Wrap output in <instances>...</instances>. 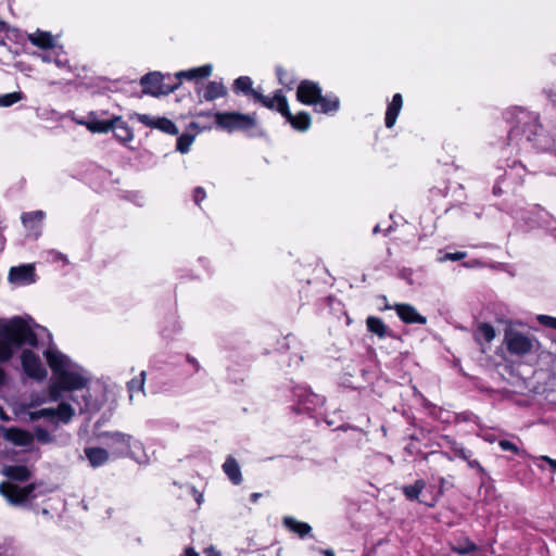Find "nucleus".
I'll return each mask as SVG.
<instances>
[{
  "label": "nucleus",
  "instance_id": "45",
  "mask_svg": "<svg viewBox=\"0 0 556 556\" xmlns=\"http://www.w3.org/2000/svg\"><path fill=\"white\" fill-rule=\"evenodd\" d=\"M467 462H468L469 467L476 468V469H478L480 471H483V468L481 467V465L479 464L478 460H470V459H468Z\"/></svg>",
  "mask_w": 556,
  "mask_h": 556
},
{
  "label": "nucleus",
  "instance_id": "38",
  "mask_svg": "<svg viewBox=\"0 0 556 556\" xmlns=\"http://www.w3.org/2000/svg\"><path fill=\"white\" fill-rule=\"evenodd\" d=\"M538 320L541 325L556 329V317L539 315Z\"/></svg>",
  "mask_w": 556,
  "mask_h": 556
},
{
  "label": "nucleus",
  "instance_id": "44",
  "mask_svg": "<svg viewBox=\"0 0 556 556\" xmlns=\"http://www.w3.org/2000/svg\"><path fill=\"white\" fill-rule=\"evenodd\" d=\"M205 555L206 556H222L220 552L215 549L213 546L205 549Z\"/></svg>",
  "mask_w": 556,
  "mask_h": 556
},
{
  "label": "nucleus",
  "instance_id": "5",
  "mask_svg": "<svg viewBox=\"0 0 556 556\" xmlns=\"http://www.w3.org/2000/svg\"><path fill=\"white\" fill-rule=\"evenodd\" d=\"M215 122L218 127L227 131L245 130L256 125L254 115L237 112L216 113Z\"/></svg>",
  "mask_w": 556,
  "mask_h": 556
},
{
  "label": "nucleus",
  "instance_id": "53",
  "mask_svg": "<svg viewBox=\"0 0 556 556\" xmlns=\"http://www.w3.org/2000/svg\"><path fill=\"white\" fill-rule=\"evenodd\" d=\"M188 361H189L190 363H194V359H192L191 357H188Z\"/></svg>",
  "mask_w": 556,
  "mask_h": 556
},
{
  "label": "nucleus",
  "instance_id": "35",
  "mask_svg": "<svg viewBox=\"0 0 556 556\" xmlns=\"http://www.w3.org/2000/svg\"><path fill=\"white\" fill-rule=\"evenodd\" d=\"M131 117L136 118L139 123L143 124L144 126H148V127H151V128L155 127V124H156V121H157V117H153V116L148 115V114L135 113L134 115H131Z\"/></svg>",
  "mask_w": 556,
  "mask_h": 556
},
{
  "label": "nucleus",
  "instance_id": "17",
  "mask_svg": "<svg viewBox=\"0 0 556 556\" xmlns=\"http://www.w3.org/2000/svg\"><path fill=\"white\" fill-rule=\"evenodd\" d=\"M291 126L300 131H305L311 126V116L306 112H301L296 115H292L289 111V106L287 108V113L282 114Z\"/></svg>",
  "mask_w": 556,
  "mask_h": 556
},
{
  "label": "nucleus",
  "instance_id": "22",
  "mask_svg": "<svg viewBox=\"0 0 556 556\" xmlns=\"http://www.w3.org/2000/svg\"><path fill=\"white\" fill-rule=\"evenodd\" d=\"M85 454L92 467L101 466L109 459L108 452L101 447H88Z\"/></svg>",
  "mask_w": 556,
  "mask_h": 556
},
{
  "label": "nucleus",
  "instance_id": "36",
  "mask_svg": "<svg viewBox=\"0 0 556 556\" xmlns=\"http://www.w3.org/2000/svg\"><path fill=\"white\" fill-rule=\"evenodd\" d=\"M144 379H146V371H141L139 379H132L128 382V390L130 393L135 391V389H138L140 391L143 390L144 387Z\"/></svg>",
  "mask_w": 556,
  "mask_h": 556
},
{
  "label": "nucleus",
  "instance_id": "48",
  "mask_svg": "<svg viewBox=\"0 0 556 556\" xmlns=\"http://www.w3.org/2000/svg\"><path fill=\"white\" fill-rule=\"evenodd\" d=\"M325 556H336L334 553L331 549L324 551Z\"/></svg>",
  "mask_w": 556,
  "mask_h": 556
},
{
  "label": "nucleus",
  "instance_id": "50",
  "mask_svg": "<svg viewBox=\"0 0 556 556\" xmlns=\"http://www.w3.org/2000/svg\"><path fill=\"white\" fill-rule=\"evenodd\" d=\"M258 497H260V493H253L251 495V498H252L253 502H255Z\"/></svg>",
  "mask_w": 556,
  "mask_h": 556
},
{
  "label": "nucleus",
  "instance_id": "52",
  "mask_svg": "<svg viewBox=\"0 0 556 556\" xmlns=\"http://www.w3.org/2000/svg\"><path fill=\"white\" fill-rule=\"evenodd\" d=\"M379 231H380L379 226H376V227L374 228V233H378Z\"/></svg>",
  "mask_w": 556,
  "mask_h": 556
},
{
  "label": "nucleus",
  "instance_id": "46",
  "mask_svg": "<svg viewBox=\"0 0 556 556\" xmlns=\"http://www.w3.org/2000/svg\"><path fill=\"white\" fill-rule=\"evenodd\" d=\"M547 96L556 103V88L548 90Z\"/></svg>",
  "mask_w": 556,
  "mask_h": 556
},
{
  "label": "nucleus",
  "instance_id": "19",
  "mask_svg": "<svg viewBox=\"0 0 556 556\" xmlns=\"http://www.w3.org/2000/svg\"><path fill=\"white\" fill-rule=\"evenodd\" d=\"M227 93L226 87L218 81H210L203 89V99L213 101L215 99L225 97Z\"/></svg>",
  "mask_w": 556,
  "mask_h": 556
},
{
  "label": "nucleus",
  "instance_id": "43",
  "mask_svg": "<svg viewBox=\"0 0 556 556\" xmlns=\"http://www.w3.org/2000/svg\"><path fill=\"white\" fill-rule=\"evenodd\" d=\"M456 455L465 460H468L470 457L469 453L465 448H457Z\"/></svg>",
  "mask_w": 556,
  "mask_h": 556
},
{
  "label": "nucleus",
  "instance_id": "3",
  "mask_svg": "<svg viewBox=\"0 0 556 556\" xmlns=\"http://www.w3.org/2000/svg\"><path fill=\"white\" fill-rule=\"evenodd\" d=\"M79 124L85 125L91 132L106 134L113 130L115 138L123 144L134 139V130L123 121L122 116L101 119L94 113H90L87 121L79 122Z\"/></svg>",
  "mask_w": 556,
  "mask_h": 556
},
{
  "label": "nucleus",
  "instance_id": "55",
  "mask_svg": "<svg viewBox=\"0 0 556 556\" xmlns=\"http://www.w3.org/2000/svg\"><path fill=\"white\" fill-rule=\"evenodd\" d=\"M441 484L445 485L444 479H441Z\"/></svg>",
  "mask_w": 556,
  "mask_h": 556
},
{
  "label": "nucleus",
  "instance_id": "11",
  "mask_svg": "<svg viewBox=\"0 0 556 556\" xmlns=\"http://www.w3.org/2000/svg\"><path fill=\"white\" fill-rule=\"evenodd\" d=\"M541 126L539 125L536 118L530 115L527 112L520 111V118L518 119V125L514 127L513 134L519 135L520 132L526 136L528 141H532L535 139Z\"/></svg>",
  "mask_w": 556,
  "mask_h": 556
},
{
  "label": "nucleus",
  "instance_id": "33",
  "mask_svg": "<svg viewBox=\"0 0 556 556\" xmlns=\"http://www.w3.org/2000/svg\"><path fill=\"white\" fill-rule=\"evenodd\" d=\"M452 549L459 555H467L475 552L477 549V545L469 540H465L464 543L453 546Z\"/></svg>",
  "mask_w": 556,
  "mask_h": 556
},
{
  "label": "nucleus",
  "instance_id": "37",
  "mask_svg": "<svg viewBox=\"0 0 556 556\" xmlns=\"http://www.w3.org/2000/svg\"><path fill=\"white\" fill-rule=\"evenodd\" d=\"M35 435L39 442H42V443L52 442V438H51L50 433L42 428H36Z\"/></svg>",
  "mask_w": 556,
  "mask_h": 556
},
{
  "label": "nucleus",
  "instance_id": "29",
  "mask_svg": "<svg viewBox=\"0 0 556 556\" xmlns=\"http://www.w3.org/2000/svg\"><path fill=\"white\" fill-rule=\"evenodd\" d=\"M495 329L490 324H481L478 328L477 339L484 340L486 342H491L495 338Z\"/></svg>",
  "mask_w": 556,
  "mask_h": 556
},
{
  "label": "nucleus",
  "instance_id": "2",
  "mask_svg": "<svg viewBox=\"0 0 556 556\" xmlns=\"http://www.w3.org/2000/svg\"><path fill=\"white\" fill-rule=\"evenodd\" d=\"M21 344L37 345V336L30 326L22 318L0 319V361H8L13 348Z\"/></svg>",
  "mask_w": 556,
  "mask_h": 556
},
{
  "label": "nucleus",
  "instance_id": "39",
  "mask_svg": "<svg viewBox=\"0 0 556 556\" xmlns=\"http://www.w3.org/2000/svg\"><path fill=\"white\" fill-rule=\"evenodd\" d=\"M498 445L501 446L502 450L504 451H510L515 454H518L520 453L519 448L517 447V445H515L513 442L508 441V440H501L498 442Z\"/></svg>",
  "mask_w": 556,
  "mask_h": 556
},
{
  "label": "nucleus",
  "instance_id": "26",
  "mask_svg": "<svg viewBox=\"0 0 556 556\" xmlns=\"http://www.w3.org/2000/svg\"><path fill=\"white\" fill-rule=\"evenodd\" d=\"M366 324L368 330L377 334L379 338H383L386 336L387 327L380 318L370 316L367 318Z\"/></svg>",
  "mask_w": 556,
  "mask_h": 556
},
{
  "label": "nucleus",
  "instance_id": "13",
  "mask_svg": "<svg viewBox=\"0 0 556 556\" xmlns=\"http://www.w3.org/2000/svg\"><path fill=\"white\" fill-rule=\"evenodd\" d=\"M253 98L268 109H276L281 114L287 113L288 102L280 92H277L273 98H269L263 96L258 91H253Z\"/></svg>",
  "mask_w": 556,
  "mask_h": 556
},
{
  "label": "nucleus",
  "instance_id": "54",
  "mask_svg": "<svg viewBox=\"0 0 556 556\" xmlns=\"http://www.w3.org/2000/svg\"><path fill=\"white\" fill-rule=\"evenodd\" d=\"M441 484L445 485L444 479H441Z\"/></svg>",
  "mask_w": 556,
  "mask_h": 556
},
{
  "label": "nucleus",
  "instance_id": "4",
  "mask_svg": "<svg viewBox=\"0 0 556 556\" xmlns=\"http://www.w3.org/2000/svg\"><path fill=\"white\" fill-rule=\"evenodd\" d=\"M296 98L307 105H318V112L324 114L336 112L339 109V99H328L321 96L320 87L311 80H303L296 90Z\"/></svg>",
  "mask_w": 556,
  "mask_h": 556
},
{
  "label": "nucleus",
  "instance_id": "15",
  "mask_svg": "<svg viewBox=\"0 0 556 556\" xmlns=\"http://www.w3.org/2000/svg\"><path fill=\"white\" fill-rule=\"evenodd\" d=\"M131 437L125 433L115 432L110 434V446L115 448L118 454H128L130 452Z\"/></svg>",
  "mask_w": 556,
  "mask_h": 556
},
{
  "label": "nucleus",
  "instance_id": "24",
  "mask_svg": "<svg viewBox=\"0 0 556 556\" xmlns=\"http://www.w3.org/2000/svg\"><path fill=\"white\" fill-rule=\"evenodd\" d=\"M2 473L18 481L27 480L29 477V471L25 466H7L2 469Z\"/></svg>",
  "mask_w": 556,
  "mask_h": 556
},
{
  "label": "nucleus",
  "instance_id": "49",
  "mask_svg": "<svg viewBox=\"0 0 556 556\" xmlns=\"http://www.w3.org/2000/svg\"><path fill=\"white\" fill-rule=\"evenodd\" d=\"M3 381H4V372L0 368V386L3 383Z\"/></svg>",
  "mask_w": 556,
  "mask_h": 556
},
{
  "label": "nucleus",
  "instance_id": "41",
  "mask_svg": "<svg viewBox=\"0 0 556 556\" xmlns=\"http://www.w3.org/2000/svg\"><path fill=\"white\" fill-rule=\"evenodd\" d=\"M465 252H456V253H447L444 258L450 261H458L463 257H465Z\"/></svg>",
  "mask_w": 556,
  "mask_h": 556
},
{
  "label": "nucleus",
  "instance_id": "12",
  "mask_svg": "<svg viewBox=\"0 0 556 556\" xmlns=\"http://www.w3.org/2000/svg\"><path fill=\"white\" fill-rule=\"evenodd\" d=\"M386 308H394L399 317L406 324H426V317L421 316L414 306L409 304H395L394 306L386 305Z\"/></svg>",
  "mask_w": 556,
  "mask_h": 556
},
{
  "label": "nucleus",
  "instance_id": "14",
  "mask_svg": "<svg viewBox=\"0 0 556 556\" xmlns=\"http://www.w3.org/2000/svg\"><path fill=\"white\" fill-rule=\"evenodd\" d=\"M9 280L18 285L33 283L35 281L34 267L31 265L12 267L9 273Z\"/></svg>",
  "mask_w": 556,
  "mask_h": 556
},
{
  "label": "nucleus",
  "instance_id": "16",
  "mask_svg": "<svg viewBox=\"0 0 556 556\" xmlns=\"http://www.w3.org/2000/svg\"><path fill=\"white\" fill-rule=\"evenodd\" d=\"M403 105V99L400 93H395L392 98V101L388 105L387 112H386V126L388 128H391L394 126L396 122V117L401 112Z\"/></svg>",
  "mask_w": 556,
  "mask_h": 556
},
{
  "label": "nucleus",
  "instance_id": "34",
  "mask_svg": "<svg viewBox=\"0 0 556 556\" xmlns=\"http://www.w3.org/2000/svg\"><path fill=\"white\" fill-rule=\"evenodd\" d=\"M43 217L45 213L42 211H35L23 214L22 222L25 226H28L33 222L40 223L43 219Z\"/></svg>",
  "mask_w": 556,
  "mask_h": 556
},
{
  "label": "nucleus",
  "instance_id": "9",
  "mask_svg": "<svg viewBox=\"0 0 556 556\" xmlns=\"http://www.w3.org/2000/svg\"><path fill=\"white\" fill-rule=\"evenodd\" d=\"M34 491L33 485L27 486H18L16 484L10 482H3L0 484V493L11 503V504H22L24 503Z\"/></svg>",
  "mask_w": 556,
  "mask_h": 556
},
{
  "label": "nucleus",
  "instance_id": "20",
  "mask_svg": "<svg viewBox=\"0 0 556 556\" xmlns=\"http://www.w3.org/2000/svg\"><path fill=\"white\" fill-rule=\"evenodd\" d=\"M5 438L20 446H27L33 442V435L29 432L20 429L8 430Z\"/></svg>",
  "mask_w": 556,
  "mask_h": 556
},
{
  "label": "nucleus",
  "instance_id": "27",
  "mask_svg": "<svg viewBox=\"0 0 556 556\" xmlns=\"http://www.w3.org/2000/svg\"><path fill=\"white\" fill-rule=\"evenodd\" d=\"M233 90L237 92L249 93L253 97V91H256L252 88V80L248 76H241L235 80Z\"/></svg>",
  "mask_w": 556,
  "mask_h": 556
},
{
  "label": "nucleus",
  "instance_id": "7",
  "mask_svg": "<svg viewBox=\"0 0 556 556\" xmlns=\"http://www.w3.org/2000/svg\"><path fill=\"white\" fill-rule=\"evenodd\" d=\"M505 343L507 350L511 354L517 355L528 354L533 348L532 340L529 337L513 329H507L505 331Z\"/></svg>",
  "mask_w": 556,
  "mask_h": 556
},
{
  "label": "nucleus",
  "instance_id": "25",
  "mask_svg": "<svg viewBox=\"0 0 556 556\" xmlns=\"http://www.w3.org/2000/svg\"><path fill=\"white\" fill-rule=\"evenodd\" d=\"M283 523H285V526L289 530H291L292 532L298 533L302 538L304 535L308 534L309 531H311V526L309 525H307L305 522L298 521V520H295L292 517H286L283 519Z\"/></svg>",
  "mask_w": 556,
  "mask_h": 556
},
{
  "label": "nucleus",
  "instance_id": "23",
  "mask_svg": "<svg viewBox=\"0 0 556 556\" xmlns=\"http://www.w3.org/2000/svg\"><path fill=\"white\" fill-rule=\"evenodd\" d=\"M212 73V65H203L200 67L191 68L189 71H184L177 73V78L186 77L188 79H195V78H205L208 77Z\"/></svg>",
  "mask_w": 556,
  "mask_h": 556
},
{
  "label": "nucleus",
  "instance_id": "28",
  "mask_svg": "<svg viewBox=\"0 0 556 556\" xmlns=\"http://www.w3.org/2000/svg\"><path fill=\"white\" fill-rule=\"evenodd\" d=\"M425 486H426V483L424 480H417L412 485H405L403 488V492L407 496V498L417 500L418 495L421 493V491L425 489Z\"/></svg>",
  "mask_w": 556,
  "mask_h": 556
},
{
  "label": "nucleus",
  "instance_id": "18",
  "mask_svg": "<svg viewBox=\"0 0 556 556\" xmlns=\"http://www.w3.org/2000/svg\"><path fill=\"white\" fill-rule=\"evenodd\" d=\"M28 40L40 49H51L54 47V38L47 31L36 30L28 35Z\"/></svg>",
  "mask_w": 556,
  "mask_h": 556
},
{
  "label": "nucleus",
  "instance_id": "40",
  "mask_svg": "<svg viewBox=\"0 0 556 556\" xmlns=\"http://www.w3.org/2000/svg\"><path fill=\"white\" fill-rule=\"evenodd\" d=\"M205 198V191L198 187L195 190H194V193H193V200L197 204H199L202 200H204Z\"/></svg>",
  "mask_w": 556,
  "mask_h": 556
},
{
  "label": "nucleus",
  "instance_id": "10",
  "mask_svg": "<svg viewBox=\"0 0 556 556\" xmlns=\"http://www.w3.org/2000/svg\"><path fill=\"white\" fill-rule=\"evenodd\" d=\"M22 365L24 371L34 379L42 380L47 376V370L40 358L31 351L22 353Z\"/></svg>",
  "mask_w": 556,
  "mask_h": 556
},
{
  "label": "nucleus",
  "instance_id": "1",
  "mask_svg": "<svg viewBox=\"0 0 556 556\" xmlns=\"http://www.w3.org/2000/svg\"><path fill=\"white\" fill-rule=\"evenodd\" d=\"M45 355L53 374L48 388L50 401L58 402L63 397L64 392L81 390L87 387L89 379L86 371L65 354L54 346H50Z\"/></svg>",
  "mask_w": 556,
  "mask_h": 556
},
{
  "label": "nucleus",
  "instance_id": "8",
  "mask_svg": "<svg viewBox=\"0 0 556 556\" xmlns=\"http://www.w3.org/2000/svg\"><path fill=\"white\" fill-rule=\"evenodd\" d=\"M164 79H165V77L160 73L147 74L141 79V84L143 86V91L146 93H149L154 97H157L161 94H167V93L174 91V89L177 87V85L169 86L164 83Z\"/></svg>",
  "mask_w": 556,
  "mask_h": 556
},
{
  "label": "nucleus",
  "instance_id": "21",
  "mask_svg": "<svg viewBox=\"0 0 556 556\" xmlns=\"http://www.w3.org/2000/svg\"><path fill=\"white\" fill-rule=\"evenodd\" d=\"M223 469L228 478L235 483L240 484L242 481L241 470L237 460L229 456L223 465Z\"/></svg>",
  "mask_w": 556,
  "mask_h": 556
},
{
  "label": "nucleus",
  "instance_id": "42",
  "mask_svg": "<svg viewBox=\"0 0 556 556\" xmlns=\"http://www.w3.org/2000/svg\"><path fill=\"white\" fill-rule=\"evenodd\" d=\"M536 459H541V460L546 462L552 467V469L556 471V459H553V458H551L548 456H545V455L540 456Z\"/></svg>",
  "mask_w": 556,
  "mask_h": 556
},
{
  "label": "nucleus",
  "instance_id": "6",
  "mask_svg": "<svg viewBox=\"0 0 556 556\" xmlns=\"http://www.w3.org/2000/svg\"><path fill=\"white\" fill-rule=\"evenodd\" d=\"M74 414V408L68 403L62 402L56 408H41L31 412L29 413V417L31 420L47 418L55 424H67L72 419Z\"/></svg>",
  "mask_w": 556,
  "mask_h": 556
},
{
  "label": "nucleus",
  "instance_id": "51",
  "mask_svg": "<svg viewBox=\"0 0 556 556\" xmlns=\"http://www.w3.org/2000/svg\"><path fill=\"white\" fill-rule=\"evenodd\" d=\"M39 56L41 58V60H42L43 62H50V59H49L47 55H45V54H40Z\"/></svg>",
  "mask_w": 556,
  "mask_h": 556
},
{
  "label": "nucleus",
  "instance_id": "32",
  "mask_svg": "<svg viewBox=\"0 0 556 556\" xmlns=\"http://www.w3.org/2000/svg\"><path fill=\"white\" fill-rule=\"evenodd\" d=\"M23 99L22 92H11L7 94H0V106H10Z\"/></svg>",
  "mask_w": 556,
  "mask_h": 556
},
{
  "label": "nucleus",
  "instance_id": "47",
  "mask_svg": "<svg viewBox=\"0 0 556 556\" xmlns=\"http://www.w3.org/2000/svg\"><path fill=\"white\" fill-rule=\"evenodd\" d=\"M186 556H199V554L195 553L192 548H188L186 551Z\"/></svg>",
  "mask_w": 556,
  "mask_h": 556
},
{
  "label": "nucleus",
  "instance_id": "31",
  "mask_svg": "<svg viewBox=\"0 0 556 556\" xmlns=\"http://www.w3.org/2000/svg\"><path fill=\"white\" fill-rule=\"evenodd\" d=\"M194 140L192 135L184 134L177 140V151L180 153H187Z\"/></svg>",
  "mask_w": 556,
  "mask_h": 556
},
{
  "label": "nucleus",
  "instance_id": "30",
  "mask_svg": "<svg viewBox=\"0 0 556 556\" xmlns=\"http://www.w3.org/2000/svg\"><path fill=\"white\" fill-rule=\"evenodd\" d=\"M154 128L160 129L169 135L178 134V129H177L176 125L170 119H168L166 117H157Z\"/></svg>",
  "mask_w": 556,
  "mask_h": 556
}]
</instances>
